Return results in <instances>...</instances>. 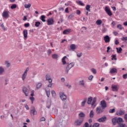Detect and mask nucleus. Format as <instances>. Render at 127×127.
Listing matches in <instances>:
<instances>
[{"label": "nucleus", "instance_id": "obj_54", "mask_svg": "<svg viewBox=\"0 0 127 127\" xmlns=\"http://www.w3.org/2000/svg\"><path fill=\"white\" fill-rule=\"evenodd\" d=\"M52 95L53 96H55L56 95V93H55V91L54 90L52 91Z\"/></svg>", "mask_w": 127, "mask_h": 127}, {"label": "nucleus", "instance_id": "obj_15", "mask_svg": "<svg viewBox=\"0 0 127 127\" xmlns=\"http://www.w3.org/2000/svg\"><path fill=\"white\" fill-rule=\"evenodd\" d=\"M110 39H111V38H110V37L108 35H106L104 37V40L105 43H109V42H110Z\"/></svg>", "mask_w": 127, "mask_h": 127}, {"label": "nucleus", "instance_id": "obj_7", "mask_svg": "<svg viewBox=\"0 0 127 127\" xmlns=\"http://www.w3.org/2000/svg\"><path fill=\"white\" fill-rule=\"evenodd\" d=\"M60 98L62 101H66L67 99V96L66 95L64 94V93L63 92H61L60 94Z\"/></svg>", "mask_w": 127, "mask_h": 127}, {"label": "nucleus", "instance_id": "obj_10", "mask_svg": "<svg viewBox=\"0 0 127 127\" xmlns=\"http://www.w3.org/2000/svg\"><path fill=\"white\" fill-rule=\"evenodd\" d=\"M104 108H102L101 106H99L96 108V113L97 114H101L104 112Z\"/></svg>", "mask_w": 127, "mask_h": 127}, {"label": "nucleus", "instance_id": "obj_9", "mask_svg": "<svg viewBox=\"0 0 127 127\" xmlns=\"http://www.w3.org/2000/svg\"><path fill=\"white\" fill-rule=\"evenodd\" d=\"M111 88L113 92H118L119 91V86L118 85H112Z\"/></svg>", "mask_w": 127, "mask_h": 127}, {"label": "nucleus", "instance_id": "obj_24", "mask_svg": "<svg viewBox=\"0 0 127 127\" xmlns=\"http://www.w3.org/2000/svg\"><path fill=\"white\" fill-rule=\"evenodd\" d=\"M117 116H124V115H125V111L121 110L118 113H117Z\"/></svg>", "mask_w": 127, "mask_h": 127}, {"label": "nucleus", "instance_id": "obj_6", "mask_svg": "<svg viewBox=\"0 0 127 127\" xmlns=\"http://www.w3.org/2000/svg\"><path fill=\"white\" fill-rule=\"evenodd\" d=\"M9 12L8 11H4L2 14L3 17L4 18H8L9 17Z\"/></svg>", "mask_w": 127, "mask_h": 127}, {"label": "nucleus", "instance_id": "obj_53", "mask_svg": "<svg viewBox=\"0 0 127 127\" xmlns=\"http://www.w3.org/2000/svg\"><path fill=\"white\" fill-rule=\"evenodd\" d=\"M48 53L49 55H50V54H51V53H52V51H51V49H49L48 50Z\"/></svg>", "mask_w": 127, "mask_h": 127}, {"label": "nucleus", "instance_id": "obj_42", "mask_svg": "<svg viewBox=\"0 0 127 127\" xmlns=\"http://www.w3.org/2000/svg\"><path fill=\"white\" fill-rule=\"evenodd\" d=\"M91 71L93 73V74H97V70L96 69L93 68L91 69Z\"/></svg>", "mask_w": 127, "mask_h": 127}, {"label": "nucleus", "instance_id": "obj_33", "mask_svg": "<svg viewBox=\"0 0 127 127\" xmlns=\"http://www.w3.org/2000/svg\"><path fill=\"white\" fill-rule=\"evenodd\" d=\"M117 52L118 53H122V51H123V49L122 48H116Z\"/></svg>", "mask_w": 127, "mask_h": 127}, {"label": "nucleus", "instance_id": "obj_18", "mask_svg": "<svg viewBox=\"0 0 127 127\" xmlns=\"http://www.w3.org/2000/svg\"><path fill=\"white\" fill-rule=\"evenodd\" d=\"M70 32H71V29H67L64 30L63 31V34H65V35L69 34Z\"/></svg>", "mask_w": 127, "mask_h": 127}, {"label": "nucleus", "instance_id": "obj_34", "mask_svg": "<svg viewBox=\"0 0 127 127\" xmlns=\"http://www.w3.org/2000/svg\"><path fill=\"white\" fill-rule=\"evenodd\" d=\"M83 56V53H76V56L78 57V58H81L82 56Z\"/></svg>", "mask_w": 127, "mask_h": 127}, {"label": "nucleus", "instance_id": "obj_60", "mask_svg": "<svg viewBox=\"0 0 127 127\" xmlns=\"http://www.w3.org/2000/svg\"><path fill=\"white\" fill-rule=\"evenodd\" d=\"M124 118H125L126 122H127V114H125V115L124 116Z\"/></svg>", "mask_w": 127, "mask_h": 127}, {"label": "nucleus", "instance_id": "obj_57", "mask_svg": "<svg viewBox=\"0 0 127 127\" xmlns=\"http://www.w3.org/2000/svg\"><path fill=\"white\" fill-rule=\"evenodd\" d=\"M40 122H45V119L44 118V117L41 118Z\"/></svg>", "mask_w": 127, "mask_h": 127}, {"label": "nucleus", "instance_id": "obj_39", "mask_svg": "<svg viewBox=\"0 0 127 127\" xmlns=\"http://www.w3.org/2000/svg\"><path fill=\"white\" fill-rule=\"evenodd\" d=\"M91 8V5L87 4L86 6V9L87 10V11H91V10L90 9Z\"/></svg>", "mask_w": 127, "mask_h": 127}, {"label": "nucleus", "instance_id": "obj_50", "mask_svg": "<svg viewBox=\"0 0 127 127\" xmlns=\"http://www.w3.org/2000/svg\"><path fill=\"white\" fill-rule=\"evenodd\" d=\"M5 64H6V66L7 67H8L10 66V64H9L8 61L5 62Z\"/></svg>", "mask_w": 127, "mask_h": 127}, {"label": "nucleus", "instance_id": "obj_30", "mask_svg": "<svg viewBox=\"0 0 127 127\" xmlns=\"http://www.w3.org/2000/svg\"><path fill=\"white\" fill-rule=\"evenodd\" d=\"M67 58L66 56H64L63 59H62V63L63 65H65V64H67V63H66V61L65 60V59Z\"/></svg>", "mask_w": 127, "mask_h": 127}, {"label": "nucleus", "instance_id": "obj_56", "mask_svg": "<svg viewBox=\"0 0 127 127\" xmlns=\"http://www.w3.org/2000/svg\"><path fill=\"white\" fill-rule=\"evenodd\" d=\"M31 97H33V96H34V90H32L31 91Z\"/></svg>", "mask_w": 127, "mask_h": 127}, {"label": "nucleus", "instance_id": "obj_48", "mask_svg": "<svg viewBox=\"0 0 127 127\" xmlns=\"http://www.w3.org/2000/svg\"><path fill=\"white\" fill-rule=\"evenodd\" d=\"M117 28H119V29H120V30H122V29H123V27L122 26V25H121V24L118 25Z\"/></svg>", "mask_w": 127, "mask_h": 127}, {"label": "nucleus", "instance_id": "obj_64", "mask_svg": "<svg viewBox=\"0 0 127 127\" xmlns=\"http://www.w3.org/2000/svg\"><path fill=\"white\" fill-rule=\"evenodd\" d=\"M103 33H105V32H106V31H107V28H104L103 30H102Z\"/></svg>", "mask_w": 127, "mask_h": 127}, {"label": "nucleus", "instance_id": "obj_63", "mask_svg": "<svg viewBox=\"0 0 127 127\" xmlns=\"http://www.w3.org/2000/svg\"><path fill=\"white\" fill-rule=\"evenodd\" d=\"M119 43H120V42H119V40H116L115 41V44H116V45H118V44H119Z\"/></svg>", "mask_w": 127, "mask_h": 127}, {"label": "nucleus", "instance_id": "obj_17", "mask_svg": "<svg viewBox=\"0 0 127 127\" xmlns=\"http://www.w3.org/2000/svg\"><path fill=\"white\" fill-rule=\"evenodd\" d=\"M23 34L24 35V39L25 40L26 39H27V30L25 29L23 30Z\"/></svg>", "mask_w": 127, "mask_h": 127}, {"label": "nucleus", "instance_id": "obj_58", "mask_svg": "<svg viewBox=\"0 0 127 127\" xmlns=\"http://www.w3.org/2000/svg\"><path fill=\"white\" fill-rule=\"evenodd\" d=\"M97 100V98L96 97L93 98V99H92L93 101L92 102L94 103H96V101Z\"/></svg>", "mask_w": 127, "mask_h": 127}, {"label": "nucleus", "instance_id": "obj_14", "mask_svg": "<svg viewBox=\"0 0 127 127\" xmlns=\"http://www.w3.org/2000/svg\"><path fill=\"white\" fill-rule=\"evenodd\" d=\"M101 108H103L104 110L106 109V107H107V104L106 103V101L105 100H102L101 101Z\"/></svg>", "mask_w": 127, "mask_h": 127}, {"label": "nucleus", "instance_id": "obj_55", "mask_svg": "<svg viewBox=\"0 0 127 127\" xmlns=\"http://www.w3.org/2000/svg\"><path fill=\"white\" fill-rule=\"evenodd\" d=\"M123 77L124 79H127V73L123 75Z\"/></svg>", "mask_w": 127, "mask_h": 127}, {"label": "nucleus", "instance_id": "obj_61", "mask_svg": "<svg viewBox=\"0 0 127 127\" xmlns=\"http://www.w3.org/2000/svg\"><path fill=\"white\" fill-rule=\"evenodd\" d=\"M65 12H66V13H69V10H68V7H67V8L65 9Z\"/></svg>", "mask_w": 127, "mask_h": 127}, {"label": "nucleus", "instance_id": "obj_8", "mask_svg": "<svg viewBox=\"0 0 127 127\" xmlns=\"http://www.w3.org/2000/svg\"><path fill=\"white\" fill-rule=\"evenodd\" d=\"M47 22L48 23V25H53V24H54V19L53 18H49L47 20Z\"/></svg>", "mask_w": 127, "mask_h": 127}, {"label": "nucleus", "instance_id": "obj_11", "mask_svg": "<svg viewBox=\"0 0 127 127\" xmlns=\"http://www.w3.org/2000/svg\"><path fill=\"white\" fill-rule=\"evenodd\" d=\"M22 91H23V93L25 94L26 97H27V96H28L29 91L28 90L27 88H26V87H23L22 88Z\"/></svg>", "mask_w": 127, "mask_h": 127}, {"label": "nucleus", "instance_id": "obj_20", "mask_svg": "<svg viewBox=\"0 0 127 127\" xmlns=\"http://www.w3.org/2000/svg\"><path fill=\"white\" fill-rule=\"evenodd\" d=\"M70 48L71 50H72L73 51H74V50H75L76 49L77 47H76V45L71 44L70 46Z\"/></svg>", "mask_w": 127, "mask_h": 127}, {"label": "nucleus", "instance_id": "obj_31", "mask_svg": "<svg viewBox=\"0 0 127 127\" xmlns=\"http://www.w3.org/2000/svg\"><path fill=\"white\" fill-rule=\"evenodd\" d=\"M76 2L78 4H79V5H81L82 6H84V5H85V4H84V3H83L81 0L77 1Z\"/></svg>", "mask_w": 127, "mask_h": 127}, {"label": "nucleus", "instance_id": "obj_25", "mask_svg": "<svg viewBox=\"0 0 127 127\" xmlns=\"http://www.w3.org/2000/svg\"><path fill=\"white\" fill-rule=\"evenodd\" d=\"M52 57L53 59H58V58H59V56H58V55L56 54H54L52 55Z\"/></svg>", "mask_w": 127, "mask_h": 127}, {"label": "nucleus", "instance_id": "obj_47", "mask_svg": "<svg viewBox=\"0 0 127 127\" xmlns=\"http://www.w3.org/2000/svg\"><path fill=\"white\" fill-rule=\"evenodd\" d=\"M121 40L126 42V41H127V37H123V38H121Z\"/></svg>", "mask_w": 127, "mask_h": 127}, {"label": "nucleus", "instance_id": "obj_3", "mask_svg": "<svg viewBox=\"0 0 127 127\" xmlns=\"http://www.w3.org/2000/svg\"><path fill=\"white\" fill-rule=\"evenodd\" d=\"M83 121L84 119L83 118H79L75 121L74 125L75 126H81Z\"/></svg>", "mask_w": 127, "mask_h": 127}, {"label": "nucleus", "instance_id": "obj_38", "mask_svg": "<svg viewBox=\"0 0 127 127\" xmlns=\"http://www.w3.org/2000/svg\"><path fill=\"white\" fill-rule=\"evenodd\" d=\"M96 24H97V25H101V24H102V20H97L96 22Z\"/></svg>", "mask_w": 127, "mask_h": 127}, {"label": "nucleus", "instance_id": "obj_46", "mask_svg": "<svg viewBox=\"0 0 127 127\" xmlns=\"http://www.w3.org/2000/svg\"><path fill=\"white\" fill-rule=\"evenodd\" d=\"M115 108H114V109H110L109 110V113L110 114H113V113H115Z\"/></svg>", "mask_w": 127, "mask_h": 127}, {"label": "nucleus", "instance_id": "obj_45", "mask_svg": "<svg viewBox=\"0 0 127 127\" xmlns=\"http://www.w3.org/2000/svg\"><path fill=\"white\" fill-rule=\"evenodd\" d=\"M0 26L2 28V29L4 30V31H6L7 30V28L4 27V26L3 25V24H2Z\"/></svg>", "mask_w": 127, "mask_h": 127}, {"label": "nucleus", "instance_id": "obj_4", "mask_svg": "<svg viewBox=\"0 0 127 127\" xmlns=\"http://www.w3.org/2000/svg\"><path fill=\"white\" fill-rule=\"evenodd\" d=\"M46 80L48 81L49 83H52V78H51V75L50 73H46Z\"/></svg>", "mask_w": 127, "mask_h": 127}, {"label": "nucleus", "instance_id": "obj_16", "mask_svg": "<svg viewBox=\"0 0 127 127\" xmlns=\"http://www.w3.org/2000/svg\"><path fill=\"white\" fill-rule=\"evenodd\" d=\"M106 120L107 117L104 116L103 117H102L101 118L98 119V121L99 122V123H105V122H106Z\"/></svg>", "mask_w": 127, "mask_h": 127}, {"label": "nucleus", "instance_id": "obj_2", "mask_svg": "<svg viewBox=\"0 0 127 127\" xmlns=\"http://www.w3.org/2000/svg\"><path fill=\"white\" fill-rule=\"evenodd\" d=\"M74 63H71L70 64H67V66L65 68V73L66 74H68V73H69V71H70V69H71V68H72V67L74 66Z\"/></svg>", "mask_w": 127, "mask_h": 127}, {"label": "nucleus", "instance_id": "obj_23", "mask_svg": "<svg viewBox=\"0 0 127 127\" xmlns=\"http://www.w3.org/2000/svg\"><path fill=\"white\" fill-rule=\"evenodd\" d=\"M45 18H46V17L44 15L41 16L40 19L42 20V21H43V22H45L46 21Z\"/></svg>", "mask_w": 127, "mask_h": 127}, {"label": "nucleus", "instance_id": "obj_27", "mask_svg": "<svg viewBox=\"0 0 127 127\" xmlns=\"http://www.w3.org/2000/svg\"><path fill=\"white\" fill-rule=\"evenodd\" d=\"M3 73H4V68L1 66H0V75H2Z\"/></svg>", "mask_w": 127, "mask_h": 127}, {"label": "nucleus", "instance_id": "obj_29", "mask_svg": "<svg viewBox=\"0 0 127 127\" xmlns=\"http://www.w3.org/2000/svg\"><path fill=\"white\" fill-rule=\"evenodd\" d=\"M89 117L91 118V119H93L94 118V111L93 110H91L89 114Z\"/></svg>", "mask_w": 127, "mask_h": 127}, {"label": "nucleus", "instance_id": "obj_40", "mask_svg": "<svg viewBox=\"0 0 127 127\" xmlns=\"http://www.w3.org/2000/svg\"><path fill=\"white\" fill-rule=\"evenodd\" d=\"M87 102V98L84 99V101L81 103V107H85V104Z\"/></svg>", "mask_w": 127, "mask_h": 127}, {"label": "nucleus", "instance_id": "obj_49", "mask_svg": "<svg viewBox=\"0 0 127 127\" xmlns=\"http://www.w3.org/2000/svg\"><path fill=\"white\" fill-rule=\"evenodd\" d=\"M93 78H94V76L93 75H90L88 77V80H90V81H92Z\"/></svg>", "mask_w": 127, "mask_h": 127}, {"label": "nucleus", "instance_id": "obj_26", "mask_svg": "<svg viewBox=\"0 0 127 127\" xmlns=\"http://www.w3.org/2000/svg\"><path fill=\"white\" fill-rule=\"evenodd\" d=\"M79 117V118H85L86 115L84 114V113L83 112H80L79 114H78Z\"/></svg>", "mask_w": 127, "mask_h": 127}, {"label": "nucleus", "instance_id": "obj_21", "mask_svg": "<svg viewBox=\"0 0 127 127\" xmlns=\"http://www.w3.org/2000/svg\"><path fill=\"white\" fill-rule=\"evenodd\" d=\"M92 101H93V97H90L87 99V104L91 105L92 103Z\"/></svg>", "mask_w": 127, "mask_h": 127}, {"label": "nucleus", "instance_id": "obj_51", "mask_svg": "<svg viewBox=\"0 0 127 127\" xmlns=\"http://www.w3.org/2000/svg\"><path fill=\"white\" fill-rule=\"evenodd\" d=\"M112 59V60H117V58H116V56L115 55H113Z\"/></svg>", "mask_w": 127, "mask_h": 127}, {"label": "nucleus", "instance_id": "obj_43", "mask_svg": "<svg viewBox=\"0 0 127 127\" xmlns=\"http://www.w3.org/2000/svg\"><path fill=\"white\" fill-rule=\"evenodd\" d=\"M100 127V124L99 123H95L92 127Z\"/></svg>", "mask_w": 127, "mask_h": 127}, {"label": "nucleus", "instance_id": "obj_41", "mask_svg": "<svg viewBox=\"0 0 127 127\" xmlns=\"http://www.w3.org/2000/svg\"><path fill=\"white\" fill-rule=\"evenodd\" d=\"M40 24H41V23H40V22L39 21L36 22L35 24V26H36V27H39Z\"/></svg>", "mask_w": 127, "mask_h": 127}, {"label": "nucleus", "instance_id": "obj_36", "mask_svg": "<svg viewBox=\"0 0 127 127\" xmlns=\"http://www.w3.org/2000/svg\"><path fill=\"white\" fill-rule=\"evenodd\" d=\"M31 6V4H30V3L24 4L25 8H30Z\"/></svg>", "mask_w": 127, "mask_h": 127}, {"label": "nucleus", "instance_id": "obj_35", "mask_svg": "<svg viewBox=\"0 0 127 127\" xmlns=\"http://www.w3.org/2000/svg\"><path fill=\"white\" fill-rule=\"evenodd\" d=\"M126 124H123V123H120L119 124H118V127H126Z\"/></svg>", "mask_w": 127, "mask_h": 127}, {"label": "nucleus", "instance_id": "obj_5", "mask_svg": "<svg viewBox=\"0 0 127 127\" xmlns=\"http://www.w3.org/2000/svg\"><path fill=\"white\" fill-rule=\"evenodd\" d=\"M29 70V67H27L25 70V71L24 72V73H23L22 75V79L23 80V81L24 80H25V78H26V76H27V72H28Z\"/></svg>", "mask_w": 127, "mask_h": 127}, {"label": "nucleus", "instance_id": "obj_12", "mask_svg": "<svg viewBox=\"0 0 127 127\" xmlns=\"http://www.w3.org/2000/svg\"><path fill=\"white\" fill-rule=\"evenodd\" d=\"M30 114L33 115V116H35V115H37V112H36V110H35V107L32 106L31 110L30 111Z\"/></svg>", "mask_w": 127, "mask_h": 127}, {"label": "nucleus", "instance_id": "obj_62", "mask_svg": "<svg viewBox=\"0 0 127 127\" xmlns=\"http://www.w3.org/2000/svg\"><path fill=\"white\" fill-rule=\"evenodd\" d=\"M85 127H89V124L88 123H85L84 124Z\"/></svg>", "mask_w": 127, "mask_h": 127}, {"label": "nucleus", "instance_id": "obj_52", "mask_svg": "<svg viewBox=\"0 0 127 127\" xmlns=\"http://www.w3.org/2000/svg\"><path fill=\"white\" fill-rule=\"evenodd\" d=\"M29 25H30L29 23L24 24L25 27H29Z\"/></svg>", "mask_w": 127, "mask_h": 127}, {"label": "nucleus", "instance_id": "obj_1", "mask_svg": "<svg viewBox=\"0 0 127 127\" xmlns=\"http://www.w3.org/2000/svg\"><path fill=\"white\" fill-rule=\"evenodd\" d=\"M124 120L122 118L115 117L112 119V123L113 126L119 125L120 123H124Z\"/></svg>", "mask_w": 127, "mask_h": 127}, {"label": "nucleus", "instance_id": "obj_59", "mask_svg": "<svg viewBox=\"0 0 127 127\" xmlns=\"http://www.w3.org/2000/svg\"><path fill=\"white\" fill-rule=\"evenodd\" d=\"M81 14V11L79 10H76V14Z\"/></svg>", "mask_w": 127, "mask_h": 127}, {"label": "nucleus", "instance_id": "obj_19", "mask_svg": "<svg viewBox=\"0 0 127 127\" xmlns=\"http://www.w3.org/2000/svg\"><path fill=\"white\" fill-rule=\"evenodd\" d=\"M111 74H115V73H118V69L116 68H113L110 70Z\"/></svg>", "mask_w": 127, "mask_h": 127}, {"label": "nucleus", "instance_id": "obj_22", "mask_svg": "<svg viewBox=\"0 0 127 127\" xmlns=\"http://www.w3.org/2000/svg\"><path fill=\"white\" fill-rule=\"evenodd\" d=\"M79 86H82V87H85V81L84 80L79 81Z\"/></svg>", "mask_w": 127, "mask_h": 127}, {"label": "nucleus", "instance_id": "obj_44", "mask_svg": "<svg viewBox=\"0 0 127 127\" xmlns=\"http://www.w3.org/2000/svg\"><path fill=\"white\" fill-rule=\"evenodd\" d=\"M29 99H30V100H31L32 104H33V102H34V100H35L34 97L32 96V97H30Z\"/></svg>", "mask_w": 127, "mask_h": 127}, {"label": "nucleus", "instance_id": "obj_28", "mask_svg": "<svg viewBox=\"0 0 127 127\" xmlns=\"http://www.w3.org/2000/svg\"><path fill=\"white\" fill-rule=\"evenodd\" d=\"M46 93L48 98H49V97L50 96V90L49 89L47 90V87L46 89Z\"/></svg>", "mask_w": 127, "mask_h": 127}, {"label": "nucleus", "instance_id": "obj_13", "mask_svg": "<svg viewBox=\"0 0 127 127\" xmlns=\"http://www.w3.org/2000/svg\"><path fill=\"white\" fill-rule=\"evenodd\" d=\"M105 11L107 12V13L109 15V16H112L113 15V13L111 11V9L109 8L108 7H105Z\"/></svg>", "mask_w": 127, "mask_h": 127}, {"label": "nucleus", "instance_id": "obj_32", "mask_svg": "<svg viewBox=\"0 0 127 127\" xmlns=\"http://www.w3.org/2000/svg\"><path fill=\"white\" fill-rule=\"evenodd\" d=\"M17 7V5L16 4H12L10 6L11 9H15Z\"/></svg>", "mask_w": 127, "mask_h": 127}, {"label": "nucleus", "instance_id": "obj_37", "mask_svg": "<svg viewBox=\"0 0 127 127\" xmlns=\"http://www.w3.org/2000/svg\"><path fill=\"white\" fill-rule=\"evenodd\" d=\"M41 86H42V83H39L37 85H36V90H38V89H40V88L41 87Z\"/></svg>", "mask_w": 127, "mask_h": 127}]
</instances>
